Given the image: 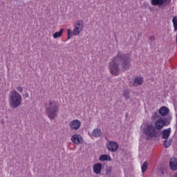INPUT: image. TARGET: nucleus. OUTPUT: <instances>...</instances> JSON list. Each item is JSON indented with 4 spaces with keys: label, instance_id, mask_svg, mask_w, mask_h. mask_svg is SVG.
I'll return each instance as SVG.
<instances>
[{
    "label": "nucleus",
    "instance_id": "f257e3e1",
    "mask_svg": "<svg viewBox=\"0 0 177 177\" xmlns=\"http://www.w3.org/2000/svg\"><path fill=\"white\" fill-rule=\"evenodd\" d=\"M131 67V55L118 52L109 63V68L112 75H120L121 70L125 71Z\"/></svg>",
    "mask_w": 177,
    "mask_h": 177
},
{
    "label": "nucleus",
    "instance_id": "f03ea898",
    "mask_svg": "<svg viewBox=\"0 0 177 177\" xmlns=\"http://www.w3.org/2000/svg\"><path fill=\"white\" fill-rule=\"evenodd\" d=\"M59 106L57 102L53 100H48V102L45 104L46 113L49 120H55L59 114Z\"/></svg>",
    "mask_w": 177,
    "mask_h": 177
},
{
    "label": "nucleus",
    "instance_id": "7ed1b4c3",
    "mask_svg": "<svg viewBox=\"0 0 177 177\" xmlns=\"http://www.w3.org/2000/svg\"><path fill=\"white\" fill-rule=\"evenodd\" d=\"M21 102H23V99L20 93L16 91H12L10 93L9 103L12 109H17L19 106L21 105Z\"/></svg>",
    "mask_w": 177,
    "mask_h": 177
},
{
    "label": "nucleus",
    "instance_id": "20e7f679",
    "mask_svg": "<svg viewBox=\"0 0 177 177\" xmlns=\"http://www.w3.org/2000/svg\"><path fill=\"white\" fill-rule=\"evenodd\" d=\"M84 30V21L82 19H78L74 24V29L72 30L71 29H67L68 34V39H71L73 37H77V35H80L81 32Z\"/></svg>",
    "mask_w": 177,
    "mask_h": 177
},
{
    "label": "nucleus",
    "instance_id": "39448f33",
    "mask_svg": "<svg viewBox=\"0 0 177 177\" xmlns=\"http://www.w3.org/2000/svg\"><path fill=\"white\" fill-rule=\"evenodd\" d=\"M143 133L147 136V139H154V138H157L158 131L153 124H148L144 127Z\"/></svg>",
    "mask_w": 177,
    "mask_h": 177
},
{
    "label": "nucleus",
    "instance_id": "423d86ee",
    "mask_svg": "<svg viewBox=\"0 0 177 177\" xmlns=\"http://www.w3.org/2000/svg\"><path fill=\"white\" fill-rule=\"evenodd\" d=\"M171 124V121L168 119L159 118L155 122V129L156 131H160L164 127H168Z\"/></svg>",
    "mask_w": 177,
    "mask_h": 177
},
{
    "label": "nucleus",
    "instance_id": "0eeeda50",
    "mask_svg": "<svg viewBox=\"0 0 177 177\" xmlns=\"http://www.w3.org/2000/svg\"><path fill=\"white\" fill-rule=\"evenodd\" d=\"M106 147L109 151H112V153H115L118 150V143L115 141H109L106 144Z\"/></svg>",
    "mask_w": 177,
    "mask_h": 177
},
{
    "label": "nucleus",
    "instance_id": "6e6552de",
    "mask_svg": "<svg viewBox=\"0 0 177 177\" xmlns=\"http://www.w3.org/2000/svg\"><path fill=\"white\" fill-rule=\"evenodd\" d=\"M69 127L71 131H78V129L81 128V121L75 119L71 122Z\"/></svg>",
    "mask_w": 177,
    "mask_h": 177
},
{
    "label": "nucleus",
    "instance_id": "1a4fd4ad",
    "mask_svg": "<svg viewBox=\"0 0 177 177\" xmlns=\"http://www.w3.org/2000/svg\"><path fill=\"white\" fill-rule=\"evenodd\" d=\"M171 0H151L153 6H162V5L169 3Z\"/></svg>",
    "mask_w": 177,
    "mask_h": 177
},
{
    "label": "nucleus",
    "instance_id": "9d476101",
    "mask_svg": "<svg viewBox=\"0 0 177 177\" xmlns=\"http://www.w3.org/2000/svg\"><path fill=\"white\" fill-rule=\"evenodd\" d=\"M102 168L103 166L102 165V163H95L93 166V171L96 175H100V174H102Z\"/></svg>",
    "mask_w": 177,
    "mask_h": 177
},
{
    "label": "nucleus",
    "instance_id": "9b49d317",
    "mask_svg": "<svg viewBox=\"0 0 177 177\" xmlns=\"http://www.w3.org/2000/svg\"><path fill=\"white\" fill-rule=\"evenodd\" d=\"M71 142L75 145H81L82 143V137L78 134H74L71 137Z\"/></svg>",
    "mask_w": 177,
    "mask_h": 177
},
{
    "label": "nucleus",
    "instance_id": "f8f14e48",
    "mask_svg": "<svg viewBox=\"0 0 177 177\" xmlns=\"http://www.w3.org/2000/svg\"><path fill=\"white\" fill-rule=\"evenodd\" d=\"M158 113L160 115H162V117H165V115H168L169 109H168L167 106H162L159 109Z\"/></svg>",
    "mask_w": 177,
    "mask_h": 177
},
{
    "label": "nucleus",
    "instance_id": "ddd939ff",
    "mask_svg": "<svg viewBox=\"0 0 177 177\" xmlns=\"http://www.w3.org/2000/svg\"><path fill=\"white\" fill-rule=\"evenodd\" d=\"M169 165L171 171H176L177 169V158H171L170 159Z\"/></svg>",
    "mask_w": 177,
    "mask_h": 177
},
{
    "label": "nucleus",
    "instance_id": "4468645a",
    "mask_svg": "<svg viewBox=\"0 0 177 177\" xmlns=\"http://www.w3.org/2000/svg\"><path fill=\"white\" fill-rule=\"evenodd\" d=\"M171 135V128L166 129L162 131V139H168Z\"/></svg>",
    "mask_w": 177,
    "mask_h": 177
},
{
    "label": "nucleus",
    "instance_id": "2eb2a0df",
    "mask_svg": "<svg viewBox=\"0 0 177 177\" xmlns=\"http://www.w3.org/2000/svg\"><path fill=\"white\" fill-rule=\"evenodd\" d=\"M143 84V78L142 77H136L134 79V86H138V85H142Z\"/></svg>",
    "mask_w": 177,
    "mask_h": 177
},
{
    "label": "nucleus",
    "instance_id": "dca6fc26",
    "mask_svg": "<svg viewBox=\"0 0 177 177\" xmlns=\"http://www.w3.org/2000/svg\"><path fill=\"white\" fill-rule=\"evenodd\" d=\"M102 136V130L99 128L95 129L92 132V136L94 138H99V136Z\"/></svg>",
    "mask_w": 177,
    "mask_h": 177
},
{
    "label": "nucleus",
    "instance_id": "f3484780",
    "mask_svg": "<svg viewBox=\"0 0 177 177\" xmlns=\"http://www.w3.org/2000/svg\"><path fill=\"white\" fill-rule=\"evenodd\" d=\"M100 161H111V157L108 155H101L99 158Z\"/></svg>",
    "mask_w": 177,
    "mask_h": 177
},
{
    "label": "nucleus",
    "instance_id": "a211bd4d",
    "mask_svg": "<svg viewBox=\"0 0 177 177\" xmlns=\"http://www.w3.org/2000/svg\"><path fill=\"white\" fill-rule=\"evenodd\" d=\"M63 31H64V30L63 28H61L59 32H56L55 33H54L53 35V38H60V37L63 35Z\"/></svg>",
    "mask_w": 177,
    "mask_h": 177
},
{
    "label": "nucleus",
    "instance_id": "6ab92c4d",
    "mask_svg": "<svg viewBox=\"0 0 177 177\" xmlns=\"http://www.w3.org/2000/svg\"><path fill=\"white\" fill-rule=\"evenodd\" d=\"M174 31H177V16L174 17L172 19Z\"/></svg>",
    "mask_w": 177,
    "mask_h": 177
},
{
    "label": "nucleus",
    "instance_id": "aec40b11",
    "mask_svg": "<svg viewBox=\"0 0 177 177\" xmlns=\"http://www.w3.org/2000/svg\"><path fill=\"white\" fill-rule=\"evenodd\" d=\"M171 145H172V140L170 139L169 140H165L164 142V147L166 148L169 147V146H171Z\"/></svg>",
    "mask_w": 177,
    "mask_h": 177
},
{
    "label": "nucleus",
    "instance_id": "412c9836",
    "mask_svg": "<svg viewBox=\"0 0 177 177\" xmlns=\"http://www.w3.org/2000/svg\"><path fill=\"white\" fill-rule=\"evenodd\" d=\"M149 163L147 162H144L143 165L141 166L142 172H145L147 169Z\"/></svg>",
    "mask_w": 177,
    "mask_h": 177
},
{
    "label": "nucleus",
    "instance_id": "4be33fe9",
    "mask_svg": "<svg viewBox=\"0 0 177 177\" xmlns=\"http://www.w3.org/2000/svg\"><path fill=\"white\" fill-rule=\"evenodd\" d=\"M123 96H124L126 99H129V90H124L123 92Z\"/></svg>",
    "mask_w": 177,
    "mask_h": 177
},
{
    "label": "nucleus",
    "instance_id": "5701e85b",
    "mask_svg": "<svg viewBox=\"0 0 177 177\" xmlns=\"http://www.w3.org/2000/svg\"><path fill=\"white\" fill-rule=\"evenodd\" d=\"M16 89L18 92H19V93H23V87L22 86H17Z\"/></svg>",
    "mask_w": 177,
    "mask_h": 177
},
{
    "label": "nucleus",
    "instance_id": "b1692460",
    "mask_svg": "<svg viewBox=\"0 0 177 177\" xmlns=\"http://www.w3.org/2000/svg\"><path fill=\"white\" fill-rule=\"evenodd\" d=\"M149 39H150V41H154L156 39V38L154 37V36H151L149 37Z\"/></svg>",
    "mask_w": 177,
    "mask_h": 177
},
{
    "label": "nucleus",
    "instance_id": "393cba45",
    "mask_svg": "<svg viewBox=\"0 0 177 177\" xmlns=\"http://www.w3.org/2000/svg\"><path fill=\"white\" fill-rule=\"evenodd\" d=\"M25 97H28V93H26Z\"/></svg>",
    "mask_w": 177,
    "mask_h": 177
},
{
    "label": "nucleus",
    "instance_id": "a878e982",
    "mask_svg": "<svg viewBox=\"0 0 177 177\" xmlns=\"http://www.w3.org/2000/svg\"><path fill=\"white\" fill-rule=\"evenodd\" d=\"M174 177H177V173L175 174Z\"/></svg>",
    "mask_w": 177,
    "mask_h": 177
}]
</instances>
